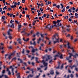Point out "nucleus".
Wrapping results in <instances>:
<instances>
[{"instance_id":"obj_36","label":"nucleus","mask_w":78,"mask_h":78,"mask_svg":"<svg viewBox=\"0 0 78 78\" xmlns=\"http://www.w3.org/2000/svg\"><path fill=\"white\" fill-rule=\"evenodd\" d=\"M48 25H50V24H48V25H47L45 27V28H48Z\"/></svg>"},{"instance_id":"obj_22","label":"nucleus","mask_w":78,"mask_h":78,"mask_svg":"<svg viewBox=\"0 0 78 78\" xmlns=\"http://www.w3.org/2000/svg\"><path fill=\"white\" fill-rule=\"evenodd\" d=\"M70 44V43H69V42H68V44L67 45L68 46V48H70L71 49V47H70V46H69V44Z\"/></svg>"},{"instance_id":"obj_51","label":"nucleus","mask_w":78,"mask_h":78,"mask_svg":"<svg viewBox=\"0 0 78 78\" xmlns=\"http://www.w3.org/2000/svg\"><path fill=\"white\" fill-rule=\"evenodd\" d=\"M59 7H60L59 5H58L57 6H56V8H57L58 9H59Z\"/></svg>"},{"instance_id":"obj_10","label":"nucleus","mask_w":78,"mask_h":78,"mask_svg":"<svg viewBox=\"0 0 78 78\" xmlns=\"http://www.w3.org/2000/svg\"><path fill=\"white\" fill-rule=\"evenodd\" d=\"M55 73H56V75H55V77H54L55 78H56V76H57V75H59V73L58 72V70H56L55 72Z\"/></svg>"},{"instance_id":"obj_13","label":"nucleus","mask_w":78,"mask_h":78,"mask_svg":"<svg viewBox=\"0 0 78 78\" xmlns=\"http://www.w3.org/2000/svg\"><path fill=\"white\" fill-rule=\"evenodd\" d=\"M34 75L32 74H30L28 76L27 78H32V77H33Z\"/></svg>"},{"instance_id":"obj_50","label":"nucleus","mask_w":78,"mask_h":78,"mask_svg":"<svg viewBox=\"0 0 78 78\" xmlns=\"http://www.w3.org/2000/svg\"><path fill=\"white\" fill-rule=\"evenodd\" d=\"M10 27L14 28V24L13 23L12 24L11 26Z\"/></svg>"},{"instance_id":"obj_40","label":"nucleus","mask_w":78,"mask_h":78,"mask_svg":"<svg viewBox=\"0 0 78 78\" xmlns=\"http://www.w3.org/2000/svg\"><path fill=\"white\" fill-rule=\"evenodd\" d=\"M62 25V24L61 23H60V25H59V23H58L57 24L58 27H59V26H61Z\"/></svg>"},{"instance_id":"obj_31","label":"nucleus","mask_w":78,"mask_h":78,"mask_svg":"<svg viewBox=\"0 0 78 78\" xmlns=\"http://www.w3.org/2000/svg\"><path fill=\"white\" fill-rule=\"evenodd\" d=\"M65 7H64V8H63V9L62 10V12H64L65 11Z\"/></svg>"},{"instance_id":"obj_15","label":"nucleus","mask_w":78,"mask_h":78,"mask_svg":"<svg viewBox=\"0 0 78 78\" xmlns=\"http://www.w3.org/2000/svg\"><path fill=\"white\" fill-rule=\"evenodd\" d=\"M18 61H20V63H23V62L22 61V59H20V58H18Z\"/></svg>"},{"instance_id":"obj_60","label":"nucleus","mask_w":78,"mask_h":78,"mask_svg":"<svg viewBox=\"0 0 78 78\" xmlns=\"http://www.w3.org/2000/svg\"><path fill=\"white\" fill-rule=\"evenodd\" d=\"M15 23H18L19 22H18V21H17V20H15Z\"/></svg>"},{"instance_id":"obj_58","label":"nucleus","mask_w":78,"mask_h":78,"mask_svg":"<svg viewBox=\"0 0 78 78\" xmlns=\"http://www.w3.org/2000/svg\"><path fill=\"white\" fill-rule=\"evenodd\" d=\"M69 8H70V6H67L66 7V9H69Z\"/></svg>"},{"instance_id":"obj_17","label":"nucleus","mask_w":78,"mask_h":78,"mask_svg":"<svg viewBox=\"0 0 78 78\" xmlns=\"http://www.w3.org/2000/svg\"><path fill=\"white\" fill-rule=\"evenodd\" d=\"M69 54L70 55L69 56V58H72V56H73V54L70 53H69Z\"/></svg>"},{"instance_id":"obj_1","label":"nucleus","mask_w":78,"mask_h":78,"mask_svg":"<svg viewBox=\"0 0 78 78\" xmlns=\"http://www.w3.org/2000/svg\"><path fill=\"white\" fill-rule=\"evenodd\" d=\"M42 59H45V61H48V60H50V59H51L49 62V63L50 64H51L52 62H53V61H52V57L50 56V55H48V54H46L44 55V56H42Z\"/></svg>"},{"instance_id":"obj_8","label":"nucleus","mask_w":78,"mask_h":78,"mask_svg":"<svg viewBox=\"0 0 78 78\" xmlns=\"http://www.w3.org/2000/svg\"><path fill=\"white\" fill-rule=\"evenodd\" d=\"M16 5H17V3L15 2L14 5H12L11 6V8H16Z\"/></svg>"},{"instance_id":"obj_5","label":"nucleus","mask_w":78,"mask_h":78,"mask_svg":"<svg viewBox=\"0 0 78 78\" xmlns=\"http://www.w3.org/2000/svg\"><path fill=\"white\" fill-rule=\"evenodd\" d=\"M36 40V38H34L32 39V41H34V43H32V41H30V44L31 45H34L35 46H36V41H34Z\"/></svg>"},{"instance_id":"obj_35","label":"nucleus","mask_w":78,"mask_h":78,"mask_svg":"<svg viewBox=\"0 0 78 78\" xmlns=\"http://www.w3.org/2000/svg\"><path fill=\"white\" fill-rule=\"evenodd\" d=\"M56 23H57V22H56L55 21H53V23L55 25H56Z\"/></svg>"},{"instance_id":"obj_53","label":"nucleus","mask_w":78,"mask_h":78,"mask_svg":"<svg viewBox=\"0 0 78 78\" xmlns=\"http://www.w3.org/2000/svg\"><path fill=\"white\" fill-rule=\"evenodd\" d=\"M11 8H8L7 9V11H11Z\"/></svg>"},{"instance_id":"obj_38","label":"nucleus","mask_w":78,"mask_h":78,"mask_svg":"<svg viewBox=\"0 0 78 78\" xmlns=\"http://www.w3.org/2000/svg\"><path fill=\"white\" fill-rule=\"evenodd\" d=\"M5 16H3L2 17V19L4 20H5Z\"/></svg>"},{"instance_id":"obj_9","label":"nucleus","mask_w":78,"mask_h":78,"mask_svg":"<svg viewBox=\"0 0 78 78\" xmlns=\"http://www.w3.org/2000/svg\"><path fill=\"white\" fill-rule=\"evenodd\" d=\"M10 31H12V30L11 29H9L8 32V34L9 36H11V34L10 33Z\"/></svg>"},{"instance_id":"obj_20","label":"nucleus","mask_w":78,"mask_h":78,"mask_svg":"<svg viewBox=\"0 0 78 78\" xmlns=\"http://www.w3.org/2000/svg\"><path fill=\"white\" fill-rule=\"evenodd\" d=\"M16 76H17V78H20V73H17L16 74Z\"/></svg>"},{"instance_id":"obj_14","label":"nucleus","mask_w":78,"mask_h":78,"mask_svg":"<svg viewBox=\"0 0 78 78\" xmlns=\"http://www.w3.org/2000/svg\"><path fill=\"white\" fill-rule=\"evenodd\" d=\"M72 66V65H71L70 66H69V67H70L71 69H73V67H76L75 65H73V66Z\"/></svg>"},{"instance_id":"obj_4","label":"nucleus","mask_w":78,"mask_h":78,"mask_svg":"<svg viewBox=\"0 0 78 78\" xmlns=\"http://www.w3.org/2000/svg\"><path fill=\"white\" fill-rule=\"evenodd\" d=\"M29 49H30V48H33L32 51H31V52H32V53H34V52H35V51H37V50H38L37 49H34V48H33V47L32 46L29 47Z\"/></svg>"},{"instance_id":"obj_47","label":"nucleus","mask_w":78,"mask_h":78,"mask_svg":"<svg viewBox=\"0 0 78 78\" xmlns=\"http://www.w3.org/2000/svg\"><path fill=\"white\" fill-rule=\"evenodd\" d=\"M69 12H72V10H71V9H69L68 10Z\"/></svg>"},{"instance_id":"obj_52","label":"nucleus","mask_w":78,"mask_h":78,"mask_svg":"<svg viewBox=\"0 0 78 78\" xmlns=\"http://www.w3.org/2000/svg\"><path fill=\"white\" fill-rule=\"evenodd\" d=\"M30 15H26V17H28V18H29Z\"/></svg>"},{"instance_id":"obj_12","label":"nucleus","mask_w":78,"mask_h":78,"mask_svg":"<svg viewBox=\"0 0 78 78\" xmlns=\"http://www.w3.org/2000/svg\"><path fill=\"white\" fill-rule=\"evenodd\" d=\"M23 40L24 41H25L26 42H27V41H28L30 40V39L29 38H27L26 40L25 39L24 37L23 38Z\"/></svg>"},{"instance_id":"obj_41","label":"nucleus","mask_w":78,"mask_h":78,"mask_svg":"<svg viewBox=\"0 0 78 78\" xmlns=\"http://www.w3.org/2000/svg\"><path fill=\"white\" fill-rule=\"evenodd\" d=\"M16 59H17V58H16V57H15L14 58H13L12 59V61H13V60H16Z\"/></svg>"},{"instance_id":"obj_3","label":"nucleus","mask_w":78,"mask_h":78,"mask_svg":"<svg viewBox=\"0 0 78 78\" xmlns=\"http://www.w3.org/2000/svg\"><path fill=\"white\" fill-rule=\"evenodd\" d=\"M54 38L57 41H59V36L58 35V34H56L54 35H53L52 36V39H54Z\"/></svg>"},{"instance_id":"obj_45","label":"nucleus","mask_w":78,"mask_h":78,"mask_svg":"<svg viewBox=\"0 0 78 78\" xmlns=\"http://www.w3.org/2000/svg\"><path fill=\"white\" fill-rule=\"evenodd\" d=\"M8 75H11V72H10V71H8Z\"/></svg>"},{"instance_id":"obj_64","label":"nucleus","mask_w":78,"mask_h":78,"mask_svg":"<svg viewBox=\"0 0 78 78\" xmlns=\"http://www.w3.org/2000/svg\"><path fill=\"white\" fill-rule=\"evenodd\" d=\"M32 65L33 66H34V62H32Z\"/></svg>"},{"instance_id":"obj_27","label":"nucleus","mask_w":78,"mask_h":78,"mask_svg":"<svg viewBox=\"0 0 78 78\" xmlns=\"http://www.w3.org/2000/svg\"><path fill=\"white\" fill-rule=\"evenodd\" d=\"M71 50H72L73 52H74L75 51H74V49H73V47H71Z\"/></svg>"},{"instance_id":"obj_26","label":"nucleus","mask_w":78,"mask_h":78,"mask_svg":"<svg viewBox=\"0 0 78 78\" xmlns=\"http://www.w3.org/2000/svg\"><path fill=\"white\" fill-rule=\"evenodd\" d=\"M59 58L60 59H62L63 58V57H62V54H61L59 56Z\"/></svg>"},{"instance_id":"obj_62","label":"nucleus","mask_w":78,"mask_h":78,"mask_svg":"<svg viewBox=\"0 0 78 78\" xmlns=\"http://www.w3.org/2000/svg\"><path fill=\"white\" fill-rule=\"evenodd\" d=\"M68 16H65L64 19H68Z\"/></svg>"},{"instance_id":"obj_49","label":"nucleus","mask_w":78,"mask_h":78,"mask_svg":"<svg viewBox=\"0 0 78 78\" xmlns=\"http://www.w3.org/2000/svg\"><path fill=\"white\" fill-rule=\"evenodd\" d=\"M23 64H24V65H25L26 66H27V63H26V62H23Z\"/></svg>"},{"instance_id":"obj_46","label":"nucleus","mask_w":78,"mask_h":78,"mask_svg":"<svg viewBox=\"0 0 78 78\" xmlns=\"http://www.w3.org/2000/svg\"><path fill=\"white\" fill-rule=\"evenodd\" d=\"M4 77H5V78H8V76L6 75H4Z\"/></svg>"},{"instance_id":"obj_56","label":"nucleus","mask_w":78,"mask_h":78,"mask_svg":"<svg viewBox=\"0 0 78 78\" xmlns=\"http://www.w3.org/2000/svg\"><path fill=\"white\" fill-rule=\"evenodd\" d=\"M6 69H6L7 72H9V71H10L9 70V68H7Z\"/></svg>"},{"instance_id":"obj_28","label":"nucleus","mask_w":78,"mask_h":78,"mask_svg":"<svg viewBox=\"0 0 78 78\" xmlns=\"http://www.w3.org/2000/svg\"><path fill=\"white\" fill-rule=\"evenodd\" d=\"M2 9H3V10H4L5 9H7V6H5Z\"/></svg>"},{"instance_id":"obj_30","label":"nucleus","mask_w":78,"mask_h":78,"mask_svg":"<svg viewBox=\"0 0 78 78\" xmlns=\"http://www.w3.org/2000/svg\"><path fill=\"white\" fill-rule=\"evenodd\" d=\"M60 5L62 7L61 8V9H62L63 8H64V5L62 4H61Z\"/></svg>"},{"instance_id":"obj_63","label":"nucleus","mask_w":78,"mask_h":78,"mask_svg":"<svg viewBox=\"0 0 78 78\" xmlns=\"http://www.w3.org/2000/svg\"><path fill=\"white\" fill-rule=\"evenodd\" d=\"M70 39L72 41V40H73V36H71V38H70Z\"/></svg>"},{"instance_id":"obj_43","label":"nucleus","mask_w":78,"mask_h":78,"mask_svg":"<svg viewBox=\"0 0 78 78\" xmlns=\"http://www.w3.org/2000/svg\"><path fill=\"white\" fill-rule=\"evenodd\" d=\"M71 9H72L73 10H74V11H75V9H75V7H73V8H71Z\"/></svg>"},{"instance_id":"obj_16","label":"nucleus","mask_w":78,"mask_h":78,"mask_svg":"<svg viewBox=\"0 0 78 78\" xmlns=\"http://www.w3.org/2000/svg\"><path fill=\"white\" fill-rule=\"evenodd\" d=\"M21 27H22V26L21 25H18V32H19V30H20V28H21Z\"/></svg>"},{"instance_id":"obj_61","label":"nucleus","mask_w":78,"mask_h":78,"mask_svg":"<svg viewBox=\"0 0 78 78\" xmlns=\"http://www.w3.org/2000/svg\"><path fill=\"white\" fill-rule=\"evenodd\" d=\"M51 2L49 1L48 2V5H49V4H51Z\"/></svg>"},{"instance_id":"obj_19","label":"nucleus","mask_w":78,"mask_h":78,"mask_svg":"<svg viewBox=\"0 0 78 78\" xmlns=\"http://www.w3.org/2000/svg\"><path fill=\"white\" fill-rule=\"evenodd\" d=\"M73 56L74 58H76V56H78V55L76 53L75 54V55H73Z\"/></svg>"},{"instance_id":"obj_25","label":"nucleus","mask_w":78,"mask_h":78,"mask_svg":"<svg viewBox=\"0 0 78 78\" xmlns=\"http://www.w3.org/2000/svg\"><path fill=\"white\" fill-rule=\"evenodd\" d=\"M57 56H58V55H56L54 56L55 58L54 59V60H56V57Z\"/></svg>"},{"instance_id":"obj_44","label":"nucleus","mask_w":78,"mask_h":78,"mask_svg":"<svg viewBox=\"0 0 78 78\" xmlns=\"http://www.w3.org/2000/svg\"><path fill=\"white\" fill-rule=\"evenodd\" d=\"M41 36L42 37L44 38V34H41Z\"/></svg>"},{"instance_id":"obj_42","label":"nucleus","mask_w":78,"mask_h":78,"mask_svg":"<svg viewBox=\"0 0 78 78\" xmlns=\"http://www.w3.org/2000/svg\"><path fill=\"white\" fill-rule=\"evenodd\" d=\"M1 46H0V51H1V50H3L4 48L3 47H2V48H1Z\"/></svg>"},{"instance_id":"obj_55","label":"nucleus","mask_w":78,"mask_h":78,"mask_svg":"<svg viewBox=\"0 0 78 78\" xmlns=\"http://www.w3.org/2000/svg\"><path fill=\"white\" fill-rule=\"evenodd\" d=\"M9 36H10L9 37V39H12V37L11 36V35H9Z\"/></svg>"},{"instance_id":"obj_2","label":"nucleus","mask_w":78,"mask_h":78,"mask_svg":"<svg viewBox=\"0 0 78 78\" xmlns=\"http://www.w3.org/2000/svg\"><path fill=\"white\" fill-rule=\"evenodd\" d=\"M58 66L56 67V69H61V70H62V69H63V67H64V64H62L61 66V67L59 68L60 67V65L61 64V63L59 62H58Z\"/></svg>"},{"instance_id":"obj_21","label":"nucleus","mask_w":78,"mask_h":78,"mask_svg":"<svg viewBox=\"0 0 78 78\" xmlns=\"http://www.w3.org/2000/svg\"><path fill=\"white\" fill-rule=\"evenodd\" d=\"M35 58L36 62H37V63H39V62L38 61V58H37V57H36Z\"/></svg>"},{"instance_id":"obj_11","label":"nucleus","mask_w":78,"mask_h":78,"mask_svg":"<svg viewBox=\"0 0 78 78\" xmlns=\"http://www.w3.org/2000/svg\"><path fill=\"white\" fill-rule=\"evenodd\" d=\"M50 74H51V75H54V74H55V73L54 72V70H51L50 72Z\"/></svg>"},{"instance_id":"obj_57","label":"nucleus","mask_w":78,"mask_h":78,"mask_svg":"<svg viewBox=\"0 0 78 78\" xmlns=\"http://www.w3.org/2000/svg\"><path fill=\"white\" fill-rule=\"evenodd\" d=\"M72 62V60H69V63H71V62Z\"/></svg>"},{"instance_id":"obj_37","label":"nucleus","mask_w":78,"mask_h":78,"mask_svg":"<svg viewBox=\"0 0 78 78\" xmlns=\"http://www.w3.org/2000/svg\"><path fill=\"white\" fill-rule=\"evenodd\" d=\"M40 75H41V74L39 73L38 75L36 76V78H39V76H40Z\"/></svg>"},{"instance_id":"obj_34","label":"nucleus","mask_w":78,"mask_h":78,"mask_svg":"<svg viewBox=\"0 0 78 78\" xmlns=\"http://www.w3.org/2000/svg\"><path fill=\"white\" fill-rule=\"evenodd\" d=\"M60 22H61V20H57V23H59Z\"/></svg>"},{"instance_id":"obj_48","label":"nucleus","mask_w":78,"mask_h":78,"mask_svg":"<svg viewBox=\"0 0 78 78\" xmlns=\"http://www.w3.org/2000/svg\"><path fill=\"white\" fill-rule=\"evenodd\" d=\"M5 73V70L4 69L2 70V73Z\"/></svg>"},{"instance_id":"obj_29","label":"nucleus","mask_w":78,"mask_h":78,"mask_svg":"<svg viewBox=\"0 0 78 78\" xmlns=\"http://www.w3.org/2000/svg\"><path fill=\"white\" fill-rule=\"evenodd\" d=\"M22 53H23V55L24 54V53H25V49H23V51H22Z\"/></svg>"},{"instance_id":"obj_54","label":"nucleus","mask_w":78,"mask_h":78,"mask_svg":"<svg viewBox=\"0 0 78 78\" xmlns=\"http://www.w3.org/2000/svg\"><path fill=\"white\" fill-rule=\"evenodd\" d=\"M25 2V0H22V3H24Z\"/></svg>"},{"instance_id":"obj_39","label":"nucleus","mask_w":78,"mask_h":78,"mask_svg":"<svg viewBox=\"0 0 78 78\" xmlns=\"http://www.w3.org/2000/svg\"><path fill=\"white\" fill-rule=\"evenodd\" d=\"M70 76V77H71L72 78H73V75L72 74H71Z\"/></svg>"},{"instance_id":"obj_7","label":"nucleus","mask_w":78,"mask_h":78,"mask_svg":"<svg viewBox=\"0 0 78 78\" xmlns=\"http://www.w3.org/2000/svg\"><path fill=\"white\" fill-rule=\"evenodd\" d=\"M15 55V52H13L10 55H9L8 58L9 59H11V57L12 56H14Z\"/></svg>"},{"instance_id":"obj_23","label":"nucleus","mask_w":78,"mask_h":78,"mask_svg":"<svg viewBox=\"0 0 78 78\" xmlns=\"http://www.w3.org/2000/svg\"><path fill=\"white\" fill-rule=\"evenodd\" d=\"M57 42H59V40H56V41H54L53 43L54 44H55L56 43H57Z\"/></svg>"},{"instance_id":"obj_24","label":"nucleus","mask_w":78,"mask_h":78,"mask_svg":"<svg viewBox=\"0 0 78 78\" xmlns=\"http://www.w3.org/2000/svg\"><path fill=\"white\" fill-rule=\"evenodd\" d=\"M41 41V38H39L38 40L37 41V43L39 44V42Z\"/></svg>"},{"instance_id":"obj_6","label":"nucleus","mask_w":78,"mask_h":78,"mask_svg":"<svg viewBox=\"0 0 78 78\" xmlns=\"http://www.w3.org/2000/svg\"><path fill=\"white\" fill-rule=\"evenodd\" d=\"M41 63H43L44 65V66H47L48 65V63H45V61H44V60H43L41 62Z\"/></svg>"},{"instance_id":"obj_33","label":"nucleus","mask_w":78,"mask_h":78,"mask_svg":"<svg viewBox=\"0 0 78 78\" xmlns=\"http://www.w3.org/2000/svg\"><path fill=\"white\" fill-rule=\"evenodd\" d=\"M32 72V74H33V73H34V69H32L31 70H30Z\"/></svg>"},{"instance_id":"obj_59","label":"nucleus","mask_w":78,"mask_h":78,"mask_svg":"<svg viewBox=\"0 0 78 78\" xmlns=\"http://www.w3.org/2000/svg\"><path fill=\"white\" fill-rule=\"evenodd\" d=\"M75 70H76V71H77V72H78V68H75Z\"/></svg>"},{"instance_id":"obj_18","label":"nucleus","mask_w":78,"mask_h":78,"mask_svg":"<svg viewBox=\"0 0 78 78\" xmlns=\"http://www.w3.org/2000/svg\"><path fill=\"white\" fill-rule=\"evenodd\" d=\"M37 70H40V72H42V71L41 70V69L40 68H37Z\"/></svg>"},{"instance_id":"obj_32","label":"nucleus","mask_w":78,"mask_h":78,"mask_svg":"<svg viewBox=\"0 0 78 78\" xmlns=\"http://www.w3.org/2000/svg\"><path fill=\"white\" fill-rule=\"evenodd\" d=\"M3 76H4V74H2V75L0 76V78H2Z\"/></svg>"}]
</instances>
